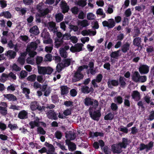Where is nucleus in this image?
Masks as SVG:
<instances>
[{
    "label": "nucleus",
    "mask_w": 154,
    "mask_h": 154,
    "mask_svg": "<svg viewBox=\"0 0 154 154\" xmlns=\"http://www.w3.org/2000/svg\"><path fill=\"white\" fill-rule=\"evenodd\" d=\"M147 80V77L146 75L140 76L138 82H140L142 83L146 81Z\"/></svg>",
    "instance_id": "50"
},
{
    "label": "nucleus",
    "mask_w": 154,
    "mask_h": 154,
    "mask_svg": "<svg viewBox=\"0 0 154 154\" xmlns=\"http://www.w3.org/2000/svg\"><path fill=\"white\" fill-rule=\"evenodd\" d=\"M7 107L0 106V113L2 116H5L7 114L8 111Z\"/></svg>",
    "instance_id": "29"
},
{
    "label": "nucleus",
    "mask_w": 154,
    "mask_h": 154,
    "mask_svg": "<svg viewBox=\"0 0 154 154\" xmlns=\"http://www.w3.org/2000/svg\"><path fill=\"white\" fill-rule=\"evenodd\" d=\"M105 143L102 140H99L98 142L95 141L94 143L93 146L95 149H97L99 148L100 146L101 148L102 149Z\"/></svg>",
    "instance_id": "10"
},
{
    "label": "nucleus",
    "mask_w": 154,
    "mask_h": 154,
    "mask_svg": "<svg viewBox=\"0 0 154 154\" xmlns=\"http://www.w3.org/2000/svg\"><path fill=\"white\" fill-rule=\"evenodd\" d=\"M130 44L128 42L124 44L121 47V50L124 53H126L129 50Z\"/></svg>",
    "instance_id": "15"
},
{
    "label": "nucleus",
    "mask_w": 154,
    "mask_h": 154,
    "mask_svg": "<svg viewBox=\"0 0 154 154\" xmlns=\"http://www.w3.org/2000/svg\"><path fill=\"white\" fill-rule=\"evenodd\" d=\"M23 93L25 94L26 97L27 98H29V94L30 93V90L29 89L26 88H23L22 89Z\"/></svg>",
    "instance_id": "36"
},
{
    "label": "nucleus",
    "mask_w": 154,
    "mask_h": 154,
    "mask_svg": "<svg viewBox=\"0 0 154 154\" xmlns=\"http://www.w3.org/2000/svg\"><path fill=\"white\" fill-rule=\"evenodd\" d=\"M68 147L69 150L72 152L74 151L76 149V146L73 142L68 145Z\"/></svg>",
    "instance_id": "37"
},
{
    "label": "nucleus",
    "mask_w": 154,
    "mask_h": 154,
    "mask_svg": "<svg viewBox=\"0 0 154 154\" xmlns=\"http://www.w3.org/2000/svg\"><path fill=\"white\" fill-rule=\"evenodd\" d=\"M49 119H53L56 120L57 119V115L53 110L48 111L47 113Z\"/></svg>",
    "instance_id": "13"
},
{
    "label": "nucleus",
    "mask_w": 154,
    "mask_h": 154,
    "mask_svg": "<svg viewBox=\"0 0 154 154\" xmlns=\"http://www.w3.org/2000/svg\"><path fill=\"white\" fill-rule=\"evenodd\" d=\"M146 51L147 53L150 54L154 52V48L152 46H149L146 48Z\"/></svg>",
    "instance_id": "45"
},
{
    "label": "nucleus",
    "mask_w": 154,
    "mask_h": 154,
    "mask_svg": "<svg viewBox=\"0 0 154 154\" xmlns=\"http://www.w3.org/2000/svg\"><path fill=\"white\" fill-rule=\"evenodd\" d=\"M17 79V77L16 75L12 72H10L8 74V79L10 80H16Z\"/></svg>",
    "instance_id": "42"
},
{
    "label": "nucleus",
    "mask_w": 154,
    "mask_h": 154,
    "mask_svg": "<svg viewBox=\"0 0 154 154\" xmlns=\"http://www.w3.org/2000/svg\"><path fill=\"white\" fill-rule=\"evenodd\" d=\"M84 77L82 73H79L75 71L73 75L72 81L73 82H78L83 79Z\"/></svg>",
    "instance_id": "8"
},
{
    "label": "nucleus",
    "mask_w": 154,
    "mask_h": 154,
    "mask_svg": "<svg viewBox=\"0 0 154 154\" xmlns=\"http://www.w3.org/2000/svg\"><path fill=\"white\" fill-rule=\"evenodd\" d=\"M125 79L123 77L120 76L119 79V82L120 84V86L121 87L123 88L125 86L126 83L125 81Z\"/></svg>",
    "instance_id": "26"
},
{
    "label": "nucleus",
    "mask_w": 154,
    "mask_h": 154,
    "mask_svg": "<svg viewBox=\"0 0 154 154\" xmlns=\"http://www.w3.org/2000/svg\"><path fill=\"white\" fill-rule=\"evenodd\" d=\"M132 98L135 101H138L140 99V93L136 91H133L132 94Z\"/></svg>",
    "instance_id": "18"
},
{
    "label": "nucleus",
    "mask_w": 154,
    "mask_h": 154,
    "mask_svg": "<svg viewBox=\"0 0 154 154\" xmlns=\"http://www.w3.org/2000/svg\"><path fill=\"white\" fill-rule=\"evenodd\" d=\"M5 55L8 57H9L10 59H14L16 55V53L14 51L9 50L7 51L6 54H5Z\"/></svg>",
    "instance_id": "20"
},
{
    "label": "nucleus",
    "mask_w": 154,
    "mask_h": 154,
    "mask_svg": "<svg viewBox=\"0 0 154 154\" xmlns=\"http://www.w3.org/2000/svg\"><path fill=\"white\" fill-rule=\"evenodd\" d=\"M97 106H90L88 111L91 118L94 120L98 121L101 116V109Z\"/></svg>",
    "instance_id": "2"
},
{
    "label": "nucleus",
    "mask_w": 154,
    "mask_h": 154,
    "mask_svg": "<svg viewBox=\"0 0 154 154\" xmlns=\"http://www.w3.org/2000/svg\"><path fill=\"white\" fill-rule=\"evenodd\" d=\"M79 24L82 27H85L88 25V21L86 20H83L81 21Z\"/></svg>",
    "instance_id": "52"
},
{
    "label": "nucleus",
    "mask_w": 154,
    "mask_h": 154,
    "mask_svg": "<svg viewBox=\"0 0 154 154\" xmlns=\"http://www.w3.org/2000/svg\"><path fill=\"white\" fill-rule=\"evenodd\" d=\"M148 119L151 121L154 119V111H152L150 112Z\"/></svg>",
    "instance_id": "64"
},
{
    "label": "nucleus",
    "mask_w": 154,
    "mask_h": 154,
    "mask_svg": "<svg viewBox=\"0 0 154 154\" xmlns=\"http://www.w3.org/2000/svg\"><path fill=\"white\" fill-rule=\"evenodd\" d=\"M60 7L62 10V12L63 14L68 12L69 9V6L67 5V4L65 1L61 2Z\"/></svg>",
    "instance_id": "11"
},
{
    "label": "nucleus",
    "mask_w": 154,
    "mask_h": 154,
    "mask_svg": "<svg viewBox=\"0 0 154 154\" xmlns=\"http://www.w3.org/2000/svg\"><path fill=\"white\" fill-rule=\"evenodd\" d=\"M154 145V142L151 141L147 144H145L143 143H141L140 145V146L138 148L139 150L141 151L145 149H146V151L151 149Z\"/></svg>",
    "instance_id": "5"
},
{
    "label": "nucleus",
    "mask_w": 154,
    "mask_h": 154,
    "mask_svg": "<svg viewBox=\"0 0 154 154\" xmlns=\"http://www.w3.org/2000/svg\"><path fill=\"white\" fill-rule=\"evenodd\" d=\"M139 71L141 74H146L149 71V67L146 65H141L139 68Z\"/></svg>",
    "instance_id": "9"
},
{
    "label": "nucleus",
    "mask_w": 154,
    "mask_h": 154,
    "mask_svg": "<svg viewBox=\"0 0 154 154\" xmlns=\"http://www.w3.org/2000/svg\"><path fill=\"white\" fill-rule=\"evenodd\" d=\"M7 2L5 0H0V5L2 8H5L7 6Z\"/></svg>",
    "instance_id": "56"
},
{
    "label": "nucleus",
    "mask_w": 154,
    "mask_h": 154,
    "mask_svg": "<svg viewBox=\"0 0 154 154\" xmlns=\"http://www.w3.org/2000/svg\"><path fill=\"white\" fill-rule=\"evenodd\" d=\"M105 154H109L111 153L110 149L108 146H105L102 149Z\"/></svg>",
    "instance_id": "41"
},
{
    "label": "nucleus",
    "mask_w": 154,
    "mask_h": 154,
    "mask_svg": "<svg viewBox=\"0 0 154 154\" xmlns=\"http://www.w3.org/2000/svg\"><path fill=\"white\" fill-rule=\"evenodd\" d=\"M48 27L49 29H51L53 28H54L56 27V24L54 22L51 21L50 22L48 23Z\"/></svg>",
    "instance_id": "58"
},
{
    "label": "nucleus",
    "mask_w": 154,
    "mask_h": 154,
    "mask_svg": "<svg viewBox=\"0 0 154 154\" xmlns=\"http://www.w3.org/2000/svg\"><path fill=\"white\" fill-rule=\"evenodd\" d=\"M27 72L25 70H22L20 73V77L21 79H23L26 77Z\"/></svg>",
    "instance_id": "49"
},
{
    "label": "nucleus",
    "mask_w": 154,
    "mask_h": 154,
    "mask_svg": "<svg viewBox=\"0 0 154 154\" xmlns=\"http://www.w3.org/2000/svg\"><path fill=\"white\" fill-rule=\"evenodd\" d=\"M29 32L35 35H38L39 33L38 28L37 26H34L31 28L29 30Z\"/></svg>",
    "instance_id": "17"
},
{
    "label": "nucleus",
    "mask_w": 154,
    "mask_h": 154,
    "mask_svg": "<svg viewBox=\"0 0 154 154\" xmlns=\"http://www.w3.org/2000/svg\"><path fill=\"white\" fill-rule=\"evenodd\" d=\"M33 0H23L24 4L26 5H31L33 2Z\"/></svg>",
    "instance_id": "61"
},
{
    "label": "nucleus",
    "mask_w": 154,
    "mask_h": 154,
    "mask_svg": "<svg viewBox=\"0 0 154 154\" xmlns=\"http://www.w3.org/2000/svg\"><path fill=\"white\" fill-rule=\"evenodd\" d=\"M69 27L71 30H73L74 32L77 31L79 29V28L77 26L74 25H70Z\"/></svg>",
    "instance_id": "60"
},
{
    "label": "nucleus",
    "mask_w": 154,
    "mask_h": 154,
    "mask_svg": "<svg viewBox=\"0 0 154 154\" xmlns=\"http://www.w3.org/2000/svg\"><path fill=\"white\" fill-rule=\"evenodd\" d=\"M49 12V10L48 8H46L43 11L41 12L40 14H38V16L43 17L46 15Z\"/></svg>",
    "instance_id": "38"
},
{
    "label": "nucleus",
    "mask_w": 154,
    "mask_h": 154,
    "mask_svg": "<svg viewBox=\"0 0 154 154\" xmlns=\"http://www.w3.org/2000/svg\"><path fill=\"white\" fill-rule=\"evenodd\" d=\"M11 13L9 11H3L0 14V17L4 16V17L7 19L11 18Z\"/></svg>",
    "instance_id": "23"
},
{
    "label": "nucleus",
    "mask_w": 154,
    "mask_h": 154,
    "mask_svg": "<svg viewBox=\"0 0 154 154\" xmlns=\"http://www.w3.org/2000/svg\"><path fill=\"white\" fill-rule=\"evenodd\" d=\"M120 51V50H119L116 51H112L110 55L111 57L118 59V57L121 55V54H119Z\"/></svg>",
    "instance_id": "21"
},
{
    "label": "nucleus",
    "mask_w": 154,
    "mask_h": 154,
    "mask_svg": "<svg viewBox=\"0 0 154 154\" xmlns=\"http://www.w3.org/2000/svg\"><path fill=\"white\" fill-rule=\"evenodd\" d=\"M8 127L10 128V129L11 130H15L18 128L16 124H14V125H12L10 122H9V124L8 125Z\"/></svg>",
    "instance_id": "47"
},
{
    "label": "nucleus",
    "mask_w": 154,
    "mask_h": 154,
    "mask_svg": "<svg viewBox=\"0 0 154 154\" xmlns=\"http://www.w3.org/2000/svg\"><path fill=\"white\" fill-rule=\"evenodd\" d=\"M114 118V114L110 112L108 113L104 117V119L106 120H112Z\"/></svg>",
    "instance_id": "30"
},
{
    "label": "nucleus",
    "mask_w": 154,
    "mask_h": 154,
    "mask_svg": "<svg viewBox=\"0 0 154 154\" xmlns=\"http://www.w3.org/2000/svg\"><path fill=\"white\" fill-rule=\"evenodd\" d=\"M60 54L62 57L66 58L67 57V53L66 50L62 48L60 51Z\"/></svg>",
    "instance_id": "43"
},
{
    "label": "nucleus",
    "mask_w": 154,
    "mask_h": 154,
    "mask_svg": "<svg viewBox=\"0 0 154 154\" xmlns=\"http://www.w3.org/2000/svg\"><path fill=\"white\" fill-rule=\"evenodd\" d=\"M18 117L20 119H25L28 117V113L25 110L20 111L18 113Z\"/></svg>",
    "instance_id": "14"
},
{
    "label": "nucleus",
    "mask_w": 154,
    "mask_h": 154,
    "mask_svg": "<svg viewBox=\"0 0 154 154\" xmlns=\"http://www.w3.org/2000/svg\"><path fill=\"white\" fill-rule=\"evenodd\" d=\"M84 46L82 43H77L74 46H72L70 48V51L72 52H79L82 51V48Z\"/></svg>",
    "instance_id": "7"
},
{
    "label": "nucleus",
    "mask_w": 154,
    "mask_h": 154,
    "mask_svg": "<svg viewBox=\"0 0 154 154\" xmlns=\"http://www.w3.org/2000/svg\"><path fill=\"white\" fill-rule=\"evenodd\" d=\"M103 27H107L108 28H112L114 27L116 25L114 20L113 19H110L108 21L106 20L103 21L102 23Z\"/></svg>",
    "instance_id": "6"
},
{
    "label": "nucleus",
    "mask_w": 154,
    "mask_h": 154,
    "mask_svg": "<svg viewBox=\"0 0 154 154\" xmlns=\"http://www.w3.org/2000/svg\"><path fill=\"white\" fill-rule=\"evenodd\" d=\"M55 137L58 139H60L62 136V133L60 131H57L55 133Z\"/></svg>",
    "instance_id": "48"
},
{
    "label": "nucleus",
    "mask_w": 154,
    "mask_h": 154,
    "mask_svg": "<svg viewBox=\"0 0 154 154\" xmlns=\"http://www.w3.org/2000/svg\"><path fill=\"white\" fill-rule=\"evenodd\" d=\"M36 77V75L35 74H33L28 76L27 78V80L31 82H35Z\"/></svg>",
    "instance_id": "34"
},
{
    "label": "nucleus",
    "mask_w": 154,
    "mask_h": 154,
    "mask_svg": "<svg viewBox=\"0 0 154 154\" xmlns=\"http://www.w3.org/2000/svg\"><path fill=\"white\" fill-rule=\"evenodd\" d=\"M129 144V140L127 138H122V141L118 143L112 145L111 148L113 153H120L122 152V149H125Z\"/></svg>",
    "instance_id": "1"
},
{
    "label": "nucleus",
    "mask_w": 154,
    "mask_h": 154,
    "mask_svg": "<svg viewBox=\"0 0 154 154\" xmlns=\"http://www.w3.org/2000/svg\"><path fill=\"white\" fill-rule=\"evenodd\" d=\"M61 94L64 95L69 92V88L66 86H63L61 87Z\"/></svg>",
    "instance_id": "25"
},
{
    "label": "nucleus",
    "mask_w": 154,
    "mask_h": 154,
    "mask_svg": "<svg viewBox=\"0 0 154 154\" xmlns=\"http://www.w3.org/2000/svg\"><path fill=\"white\" fill-rule=\"evenodd\" d=\"M38 72L40 75H50L53 72V69L50 67L38 66Z\"/></svg>",
    "instance_id": "3"
},
{
    "label": "nucleus",
    "mask_w": 154,
    "mask_h": 154,
    "mask_svg": "<svg viewBox=\"0 0 154 154\" xmlns=\"http://www.w3.org/2000/svg\"><path fill=\"white\" fill-rule=\"evenodd\" d=\"M140 75L137 71H136L131 75L132 80L135 82H138Z\"/></svg>",
    "instance_id": "16"
},
{
    "label": "nucleus",
    "mask_w": 154,
    "mask_h": 154,
    "mask_svg": "<svg viewBox=\"0 0 154 154\" xmlns=\"http://www.w3.org/2000/svg\"><path fill=\"white\" fill-rule=\"evenodd\" d=\"M63 18V15L61 13H58L56 15L55 18L57 22L62 21Z\"/></svg>",
    "instance_id": "33"
},
{
    "label": "nucleus",
    "mask_w": 154,
    "mask_h": 154,
    "mask_svg": "<svg viewBox=\"0 0 154 154\" xmlns=\"http://www.w3.org/2000/svg\"><path fill=\"white\" fill-rule=\"evenodd\" d=\"M57 36L59 38L56 39L55 40V42H60L61 44L63 42V39H59L60 38L62 37V33L60 32H57Z\"/></svg>",
    "instance_id": "32"
},
{
    "label": "nucleus",
    "mask_w": 154,
    "mask_h": 154,
    "mask_svg": "<svg viewBox=\"0 0 154 154\" xmlns=\"http://www.w3.org/2000/svg\"><path fill=\"white\" fill-rule=\"evenodd\" d=\"M81 89L82 92L83 93L88 94L89 93V87L87 86H83Z\"/></svg>",
    "instance_id": "46"
},
{
    "label": "nucleus",
    "mask_w": 154,
    "mask_h": 154,
    "mask_svg": "<svg viewBox=\"0 0 154 154\" xmlns=\"http://www.w3.org/2000/svg\"><path fill=\"white\" fill-rule=\"evenodd\" d=\"M12 68L13 70H14L16 72L19 71L21 70V68L15 63L13 64Z\"/></svg>",
    "instance_id": "57"
},
{
    "label": "nucleus",
    "mask_w": 154,
    "mask_h": 154,
    "mask_svg": "<svg viewBox=\"0 0 154 154\" xmlns=\"http://www.w3.org/2000/svg\"><path fill=\"white\" fill-rule=\"evenodd\" d=\"M63 67H65L69 66L71 63V60L70 59H64L62 62Z\"/></svg>",
    "instance_id": "28"
},
{
    "label": "nucleus",
    "mask_w": 154,
    "mask_h": 154,
    "mask_svg": "<svg viewBox=\"0 0 154 154\" xmlns=\"http://www.w3.org/2000/svg\"><path fill=\"white\" fill-rule=\"evenodd\" d=\"M32 109L33 108L35 109H38V110L42 112L44 110L45 108H49L50 109H53L54 108L55 106H30Z\"/></svg>",
    "instance_id": "27"
},
{
    "label": "nucleus",
    "mask_w": 154,
    "mask_h": 154,
    "mask_svg": "<svg viewBox=\"0 0 154 154\" xmlns=\"http://www.w3.org/2000/svg\"><path fill=\"white\" fill-rule=\"evenodd\" d=\"M4 96L5 98L10 101H14L17 100L16 97L12 94H4Z\"/></svg>",
    "instance_id": "24"
},
{
    "label": "nucleus",
    "mask_w": 154,
    "mask_h": 154,
    "mask_svg": "<svg viewBox=\"0 0 154 154\" xmlns=\"http://www.w3.org/2000/svg\"><path fill=\"white\" fill-rule=\"evenodd\" d=\"M29 125L30 126V128L33 129L35 127H39L40 124L34 121H32L30 122L29 123Z\"/></svg>",
    "instance_id": "35"
},
{
    "label": "nucleus",
    "mask_w": 154,
    "mask_h": 154,
    "mask_svg": "<svg viewBox=\"0 0 154 154\" xmlns=\"http://www.w3.org/2000/svg\"><path fill=\"white\" fill-rule=\"evenodd\" d=\"M37 44L34 42H32L29 45H28L26 49L27 52H29L30 50L35 51L37 47Z\"/></svg>",
    "instance_id": "12"
},
{
    "label": "nucleus",
    "mask_w": 154,
    "mask_h": 154,
    "mask_svg": "<svg viewBox=\"0 0 154 154\" xmlns=\"http://www.w3.org/2000/svg\"><path fill=\"white\" fill-rule=\"evenodd\" d=\"M125 17H128L131 16V9L129 8L127 9L125 12Z\"/></svg>",
    "instance_id": "62"
},
{
    "label": "nucleus",
    "mask_w": 154,
    "mask_h": 154,
    "mask_svg": "<svg viewBox=\"0 0 154 154\" xmlns=\"http://www.w3.org/2000/svg\"><path fill=\"white\" fill-rule=\"evenodd\" d=\"M71 10L72 13L74 14H77L79 11L78 8L76 6L72 8Z\"/></svg>",
    "instance_id": "54"
},
{
    "label": "nucleus",
    "mask_w": 154,
    "mask_h": 154,
    "mask_svg": "<svg viewBox=\"0 0 154 154\" xmlns=\"http://www.w3.org/2000/svg\"><path fill=\"white\" fill-rule=\"evenodd\" d=\"M141 38L139 37L135 38L134 39L133 41V45L135 46H137L138 47L141 46Z\"/></svg>",
    "instance_id": "22"
},
{
    "label": "nucleus",
    "mask_w": 154,
    "mask_h": 154,
    "mask_svg": "<svg viewBox=\"0 0 154 154\" xmlns=\"http://www.w3.org/2000/svg\"><path fill=\"white\" fill-rule=\"evenodd\" d=\"M119 83L118 81L116 80H112L110 82L109 81L107 82L108 87L110 88H112L111 85L114 86H117L119 85Z\"/></svg>",
    "instance_id": "19"
},
{
    "label": "nucleus",
    "mask_w": 154,
    "mask_h": 154,
    "mask_svg": "<svg viewBox=\"0 0 154 154\" xmlns=\"http://www.w3.org/2000/svg\"><path fill=\"white\" fill-rule=\"evenodd\" d=\"M103 77V76L101 74H99L97 76L96 79H94L97 82L100 83L101 82Z\"/></svg>",
    "instance_id": "53"
},
{
    "label": "nucleus",
    "mask_w": 154,
    "mask_h": 154,
    "mask_svg": "<svg viewBox=\"0 0 154 154\" xmlns=\"http://www.w3.org/2000/svg\"><path fill=\"white\" fill-rule=\"evenodd\" d=\"M37 132L41 134L45 135L46 133V131L43 128L39 126L37 129Z\"/></svg>",
    "instance_id": "51"
},
{
    "label": "nucleus",
    "mask_w": 154,
    "mask_h": 154,
    "mask_svg": "<svg viewBox=\"0 0 154 154\" xmlns=\"http://www.w3.org/2000/svg\"><path fill=\"white\" fill-rule=\"evenodd\" d=\"M48 150L47 152V154H56L54 153L55 151V148L54 146L51 144L48 147Z\"/></svg>",
    "instance_id": "31"
},
{
    "label": "nucleus",
    "mask_w": 154,
    "mask_h": 154,
    "mask_svg": "<svg viewBox=\"0 0 154 154\" xmlns=\"http://www.w3.org/2000/svg\"><path fill=\"white\" fill-rule=\"evenodd\" d=\"M33 88L35 89L41 88L42 85L41 84L38 83L37 82H35L33 85Z\"/></svg>",
    "instance_id": "63"
},
{
    "label": "nucleus",
    "mask_w": 154,
    "mask_h": 154,
    "mask_svg": "<svg viewBox=\"0 0 154 154\" xmlns=\"http://www.w3.org/2000/svg\"><path fill=\"white\" fill-rule=\"evenodd\" d=\"M84 102L85 105L86 106H98L99 103L98 101L91 97H86Z\"/></svg>",
    "instance_id": "4"
},
{
    "label": "nucleus",
    "mask_w": 154,
    "mask_h": 154,
    "mask_svg": "<svg viewBox=\"0 0 154 154\" xmlns=\"http://www.w3.org/2000/svg\"><path fill=\"white\" fill-rule=\"evenodd\" d=\"M115 102L119 104H121L123 102V98L121 96L115 97L114 98Z\"/></svg>",
    "instance_id": "39"
},
{
    "label": "nucleus",
    "mask_w": 154,
    "mask_h": 154,
    "mask_svg": "<svg viewBox=\"0 0 154 154\" xmlns=\"http://www.w3.org/2000/svg\"><path fill=\"white\" fill-rule=\"evenodd\" d=\"M77 5L82 7H84L87 5L86 1L79 0L77 3Z\"/></svg>",
    "instance_id": "40"
},
{
    "label": "nucleus",
    "mask_w": 154,
    "mask_h": 154,
    "mask_svg": "<svg viewBox=\"0 0 154 154\" xmlns=\"http://www.w3.org/2000/svg\"><path fill=\"white\" fill-rule=\"evenodd\" d=\"M64 68V67H63V66L62 63H59L56 66V70L58 72H60Z\"/></svg>",
    "instance_id": "44"
},
{
    "label": "nucleus",
    "mask_w": 154,
    "mask_h": 154,
    "mask_svg": "<svg viewBox=\"0 0 154 154\" xmlns=\"http://www.w3.org/2000/svg\"><path fill=\"white\" fill-rule=\"evenodd\" d=\"M96 13L97 14L100 15H103V16L102 17V18H104L105 17V14H103V10L101 8H99L98 9Z\"/></svg>",
    "instance_id": "59"
},
{
    "label": "nucleus",
    "mask_w": 154,
    "mask_h": 154,
    "mask_svg": "<svg viewBox=\"0 0 154 154\" xmlns=\"http://www.w3.org/2000/svg\"><path fill=\"white\" fill-rule=\"evenodd\" d=\"M41 36L45 39L49 38V33L48 32L43 31L41 33Z\"/></svg>",
    "instance_id": "55"
}]
</instances>
